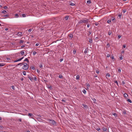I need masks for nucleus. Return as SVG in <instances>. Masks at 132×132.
<instances>
[{
	"label": "nucleus",
	"mask_w": 132,
	"mask_h": 132,
	"mask_svg": "<svg viewBox=\"0 0 132 132\" xmlns=\"http://www.w3.org/2000/svg\"><path fill=\"white\" fill-rule=\"evenodd\" d=\"M48 121H49V122L51 125H56V123L55 121L53 120L48 119Z\"/></svg>",
	"instance_id": "nucleus-1"
},
{
	"label": "nucleus",
	"mask_w": 132,
	"mask_h": 132,
	"mask_svg": "<svg viewBox=\"0 0 132 132\" xmlns=\"http://www.w3.org/2000/svg\"><path fill=\"white\" fill-rule=\"evenodd\" d=\"M29 66L28 64L26 63L23 64V66L22 67V69L24 70H27Z\"/></svg>",
	"instance_id": "nucleus-2"
},
{
	"label": "nucleus",
	"mask_w": 132,
	"mask_h": 132,
	"mask_svg": "<svg viewBox=\"0 0 132 132\" xmlns=\"http://www.w3.org/2000/svg\"><path fill=\"white\" fill-rule=\"evenodd\" d=\"M88 23V21L87 20H85L84 19H83L80 20L79 22V23Z\"/></svg>",
	"instance_id": "nucleus-3"
},
{
	"label": "nucleus",
	"mask_w": 132,
	"mask_h": 132,
	"mask_svg": "<svg viewBox=\"0 0 132 132\" xmlns=\"http://www.w3.org/2000/svg\"><path fill=\"white\" fill-rule=\"evenodd\" d=\"M23 57H22V58H20V59H18V60H15V61H14V62H17L18 61H21L23 59Z\"/></svg>",
	"instance_id": "nucleus-4"
},
{
	"label": "nucleus",
	"mask_w": 132,
	"mask_h": 132,
	"mask_svg": "<svg viewBox=\"0 0 132 132\" xmlns=\"http://www.w3.org/2000/svg\"><path fill=\"white\" fill-rule=\"evenodd\" d=\"M6 59L7 60L6 61L9 62H11L12 60L9 58L8 57H6Z\"/></svg>",
	"instance_id": "nucleus-5"
},
{
	"label": "nucleus",
	"mask_w": 132,
	"mask_h": 132,
	"mask_svg": "<svg viewBox=\"0 0 132 132\" xmlns=\"http://www.w3.org/2000/svg\"><path fill=\"white\" fill-rule=\"evenodd\" d=\"M22 33L21 32H19L18 34V36H19L20 37L22 36Z\"/></svg>",
	"instance_id": "nucleus-6"
},
{
	"label": "nucleus",
	"mask_w": 132,
	"mask_h": 132,
	"mask_svg": "<svg viewBox=\"0 0 132 132\" xmlns=\"http://www.w3.org/2000/svg\"><path fill=\"white\" fill-rule=\"evenodd\" d=\"M28 116L31 118H32L34 117V115L31 113H28Z\"/></svg>",
	"instance_id": "nucleus-7"
},
{
	"label": "nucleus",
	"mask_w": 132,
	"mask_h": 132,
	"mask_svg": "<svg viewBox=\"0 0 132 132\" xmlns=\"http://www.w3.org/2000/svg\"><path fill=\"white\" fill-rule=\"evenodd\" d=\"M91 99L93 101V102L94 103H96V100L95 98L92 97L91 98Z\"/></svg>",
	"instance_id": "nucleus-8"
},
{
	"label": "nucleus",
	"mask_w": 132,
	"mask_h": 132,
	"mask_svg": "<svg viewBox=\"0 0 132 132\" xmlns=\"http://www.w3.org/2000/svg\"><path fill=\"white\" fill-rule=\"evenodd\" d=\"M82 105L83 106L84 108V109H86L88 107V106L86 105H85L84 104H82Z\"/></svg>",
	"instance_id": "nucleus-9"
},
{
	"label": "nucleus",
	"mask_w": 132,
	"mask_h": 132,
	"mask_svg": "<svg viewBox=\"0 0 132 132\" xmlns=\"http://www.w3.org/2000/svg\"><path fill=\"white\" fill-rule=\"evenodd\" d=\"M89 42L90 43H93L92 40L91 38H89Z\"/></svg>",
	"instance_id": "nucleus-10"
},
{
	"label": "nucleus",
	"mask_w": 132,
	"mask_h": 132,
	"mask_svg": "<svg viewBox=\"0 0 132 132\" xmlns=\"http://www.w3.org/2000/svg\"><path fill=\"white\" fill-rule=\"evenodd\" d=\"M110 74H109V73H107L106 74V78H107V79L109 77H110Z\"/></svg>",
	"instance_id": "nucleus-11"
},
{
	"label": "nucleus",
	"mask_w": 132,
	"mask_h": 132,
	"mask_svg": "<svg viewBox=\"0 0 132 132\" xmlns=\"http://www.w3.org/2000/svg\"><path fill=\"white\" fill-rule=\"evenodd\" d=\"M28 78L31 81H32L33 80V78L32 77H29Z\"/></svg>",
	"instance_id": "nucleus-12"
},
{
	"label": "nucleus",
	"mask_w": 132,
	"mask_h": 132,
	"mask_svg": "<svg viewBox=\"0 0 132 132\" xmlns=\"http://www.w3.org/2000/svg\"><path fill=\"white\" fill-rule=\"evenodd\" d=\"M102 129L104 131H106L107 130V128L104 127H103Z\"/></svg>",
	"instance_id": "nucleus-13"
},
{
	"label": "nucleus",
	"mask_w": 132,
	"mask_h": 132,
	"mask_svg": "<svg viewBox=\"0 0 132 132\" xmlns=\"http://www.w3.org/2000/svg\"><path fill=\"white\" fill-rule=\"evenodd\" d=\"M20 53L22 55H23V54H24V50L21 51L20 52Z\"/></svg>",
	"instance_id": "nucleus-14"
},
{
	"label": "nucleus",
	"mask_w": 132,
	"mask_h": 132,
	"mask_svg": "<svg viewBox=\"0 0 132 132\" xmlns=\"http://www.w3.org/2000/svg\"><path fill=\"white\" fill-rule=\"evenodd\" d=\"M87 50H88V48H87L85 49L84 51V53L85 54H86L87 53Z\"/></svg>",
	"instance_id": "nucleus-15"
},
{
	"label": "nucleus",
	"mask_w": 132,
	"mask_h": 132,
	"mask_svg": "<svg viewBox=\"0 0 132 132\" xmlns=\"http://www.w3.org/2000/svg\"><path fill=\"white\" fill-rule=\"evenodd\" d=\"M5 64L4 63H0V67H3L5 65Z\"/></svg>",
	"instance_id": "nucleus-16"
},
{
	"label": "nucleus",
	"mask_w": 132,
	"mask_h": 132,
	"mask_svg": "<svg viewBox=\"0 0 132 132\" xmlns=\"http://www.w3.org/2000/svg\"><path fill=\"white\" fill-rule=\"evenodd\" d=\"M123 95H124V97H125V98L127 97L128 96V95L126 93L124 94Z\"/></svg>",
	"instance_id": "nucleus-17"
},
{
	"label": "nucleus",
	"mask_w": 132,
	"mask_h": 132,
	"mask_svg": "<svg viewBox=\"0 0 132 132\" xmlns=\"http://www.w3.org/2000/svg\"><path fill=\"white\" fill-rule=\"evenodd\" d=\"M80 78V76L79 75H77L76 76V79H77V80H78Z\"/></svg>",
	"instance_id": "nucleus-18"
},
{
	"label": "nucleus",
	"mask_w": 132,
	"mask_h": 132,
	"mask_svg": "<svg viewBox=\"0 0 132 132\" xmlns=\"http://www.w3.org/2000/svg\"><path fill=\"white\" fill-rule=\"evenodd\" d=\"M82 92L85 94L86 93V91L85 89H84L82 91Z\"/></svg>",
	"instance_id": "nucleus-19"
},
{
	"label": "nucleus",
	"mask_w": 132,
	"mask_h": 132,
	"mask_svg": "<svg viewBox=\"0 0 132 132\" xmlns=\"http://www.w3.org/2000/svg\"><path fill=\"white\" fill-rule=\"evenodd\" d=\"M91 1L90 0H88L87 1V3L88 4H90V3H91Z\"/></svg>",
	"instance_id": "nucleus-20"
},
{
	"label": "nucleus",
	"mask_w": 132,
	"mask_h": 132,
	"mask_svg": "<svg viewBox=\"0 0 132 132\" xmlns=\"http://www.w3.org/2000/svg\"><path fill=\"white\" fill-rule=\"evenodd\" d=\"M69 18V16H66L65 17V19L66 20H67Z\"/></svg>",
	"instance_id": "nucleus-21"
},
{
	"label": "nucleus",
	"mask_w": 132,
	"mask_h": 132,
	"mask_svg": "<svg viewBox=\"0 0 132 132\" xmlns=\"http://www.w3.org/2000/svg\"><path fill=\"white\" fill-rule=\"evenodd\" d=\"M21 15L23 17H25L26 16V15L25 14H22Z\"/></svg>",
	"instance_id": "nucleus-22"
},
{
	"label": "nucleus",
	"mask_w": 132,
	"mask_h": 132,
	"mask_svg": "<svg viewBox=\"0 0 132 132\" xmlns=\"http://www.w3.org/2000/svg\"><path fill=\"white\" fill-rule=\"evenodd\" d=\"M36 52L34 51L33 53L32 54L33 55H35L36 54Z\"/></svg>",
	"instance_id": "nucleus-23"
},
{
	"label": "nucleus",
	"mask_w": 132,
	"mask_h": 132,
	"mask_svg": "<svg viewBox=\"0 0 132 132\" xmlns=\"http://www.w3.org/2000/svg\"><path fill=\"white\" fill-rule=\"evenodd\" d=\"M69 36L70 38H72L73 37V35L72 34H70L69 35Z\"/></svg>",
	"instance_id": "nucleus-24"
},
{
	"label": "nucleus",
	"mask_w": 132,
	"mask_h": 132,
	"mask_svg": "<svg viewBox=\"0 0 132 132\" xmlns=\"http://www.w3.org/2000/svg\"><path fill=\"white\" fill-rule=\"evenodd\" d=\"M59 77L60 78H62L63 77V76L62 75H60L59 76Z\"/></svg>",
	"instance_id": "nucleus-25"
},
{
	"label": "nucleus",
	"mask_w": 132,
	"mask_h": 132,
	"mask_svg": "<svg viewBox=\"0 0 132 132\" xmlns=\"http://www.w3.org/2000/svg\"><path fill=\"white\" fill-rule=\"evenodd\" d=\"M24 40H21L19 42L20 43H23L24 42Z\"/></svg>",
	"instance_id": "nucleus-26"
},
{
	"label": "nucleus",
	"mask_w": 132,
	"mask_h": 132,
	"mask_svg": "<svg viewBox=\"0 0 132 132\" xmlns=\"http://www.w3.org/2000/svg\"><path fill=\"white\" fill-rule=\"evenodd\" d=\"M113 114L115 117H117V114L115 113H113Z\"/></svg>",
	"instance_id": "nucleus-27"
},
{
	"label": "nucleus",
	"mask_w": 132,
	"mask_h": 132,
	"mask_svg": "<svg viewBox=\"0 0 132 132\" xmlns=\"http://www.w3.org/2000/svg\"><path fill=\"white\" fill-rule=\"evenodd\" d=\"M23 74L24 75H26V72L25 71H23Z\"/></svg>",
	"instance_id": "nucleus-28"
},
{
	"label": "nucleus",
	"mask_w": 132,
	"mask_h": 132,
	"mask_svg": "<svg viewBox=\"0 0 132 132\" xmlns=\"http://www.w3.org/2000/svg\"><path fill=\"white\" fill-rule=\"evenodd\" d=\"M9 15H4L3 16L4 18H6L7 17L9 16Z\"/></svg>",
	"instance_id": "nucleus-29"
},
{
	"label": "nucleus",
	"mask_w": 132,
	"mask_h": 132,
	"mask_svg": "<svg viewBox=\"0 0 132 132\" xmlns=\"http://www.w3.org/2000/svg\"><path fill=\"white\" fill-rule=\"evenodd\" d=\"M127 101L130 103H131L132 102L131 101L130 99H128L127 100Z\"/></svg>",
	"instance_id": "nucleus-30"
},
{
	"label": "nucleus",
	"mask_w": 132,
	"mask_h": 132,
	"mask_svg": "<svg viewBox=\"0 0 132 132\" xmlns=\"http://www.w3.org/2000/svg\"><path fill=\"white\" fill-rule=\"evenodd\" d=\"M114 82L115 83H116L117 85L118 86V82L117 81H114Z\"/></svg>",
	"instance_id": "nucleus-31"
},
{
	"label": "nucleus",
	"mask_w": 132,
	"mask_h": 132,
	"mask_svg": "<svg viewBox=\"0 0 132 132\" xmlns=\"http://www.w3.org/2000/svg\"><path fill=\"white\" fill-rule=\"evenodd\" d=\"M6 12V11L5 10H3L2 11V13H3L4 14H5V13Z\"/></svg>",
	"instance_id": "nucleus-32"
},
{
	"label": "nucleus",
	"mask_w": 132,
	"mask_h": 132,
	"mask_svg": "<svg viewBox=\"0 0 132 132\" xmlns=\"http://www.w3.org/2000/svg\"><path fill=\"white\" fill-rule=\"evenodd\" d=\"M70 5L71 6H74L75 5V4L73 3H71L70 4Z\"/></svg>",
	"instance_id": "nucleus-33"
},
{
	"label": "nucleus",
	"mask_w": 132,
	"mask_h": 132,
	"mask_svg": "<svg viewBox=\"0 0 132 132\" xmlns=\"http://www.w3.org/2000/svg\"><path fill=\"white\" fill-rule=\"evenodd\" d=\"M111 21L110 20H108L107 21V22L108 23H110L111 22Z\"/></svg>",
	"instance_id": "nucleus-34"
},
{
	"label": "nucleus",
	"mask_w": 132,
	"mask_h": 132,
	"mask_svg": "<svg viewBox=\"0 0 132 132\" xmlns=\"http://www.w3.org/2000/svg\"><path fill=\"white\" fill-rule=\"evenodd\" d=\"M24 61H27L28 62H29V61L27 58H26L24 60Z\"/></svg>",
	"instance_id": "nucleus-35"
},
{
	"label": "nucleus",
	"mask_w": 132,
	"mask_h": 132,
	"mask_svg": "<svg viewBox=\"0 0 132 132\" xmlns=\"http://www.w3.org/2000/svg\"><path fill=\"white\" fill-rule=\"evenodd\" d=\"M118 72L119 73H120L121 72V70L120 69H118Z\"/></svg>",
	"instance_id": "nucleus-36"
},
{
	"label": "nucleus",
	"mask_w": 132,
	"mask_h": 132,
	"mask_svg": "<svg viewBox=\"0 0 132 132\" xmlns=\"http://www.w3.org/2000/svg\"><path fill=\"white\" fill-rule=\"evenodd\" d=\"M76 52V50H74L73 51V53L74 54H75Z\"/></svg>",
	"instance_id": "nucleus-37"
},
{
	"label": "nucleus",
	"mask_w": 132,
	"mask_h": 132,
	"mask_svg": "<svg viewBox=\"0 0 132 132\" xmlns=\"http://www.w3.org/2000/svg\"><path fill=\"white\" fill-rule=\"evenodd\" d=\"M34 80H35V81H36V80H37V78H36V77H34Z\"/></svg>",
	"instance_id": "nucleus-38"
},
{
	"label": "nucleus",
	"mask_w": 132,
	"mask_h": 132,
	"mask_svg": "<svg viewBox=\"0 0 132 132\" xmlns=\"http://www.w3.org/2000/svg\"><path fill=\"white\" fill-rule=\"evenodd\" d=\"M122 83L123 84V85L124 84H125V82L123 81H122Z\"/></svg>",
	"instance_id": "nucleus-39"
},
{
	"label": "nucleus",
	"mask_w": 132,
	"mask_h": 132,
	"mask_svg": "<svg viewBox=\"0 0 132 132\" xmlns=\"http://www.w3.org/2000/svg\"><path fill=\"white\" fill-rule=\"evenodd\" d=\"M112 32L111 31H110L109 32L108 34L109 35H110L111 34Z\"/></svg>",
	"instance_id": "nucleus-40"
},
{
	"label": "nucleus",
	"mask_w": 132,
	"mask_h": 132,
	"mask_svg": "<svg viewBox=\"0 0 132 132\" xmlns=\"http://www.w3.org/2000/svg\"><path fill=\"white\" fill-rule=\"evenodd\" d=\"M106 46L107 47H109V43H108L106 44Z\"/></svg>",
	"instance_id": "nucleus-41"
},
{
	"label": "nucleus",
	"mask_w": 132,
	"mask_h": 132,
	"mask_svg": "<svg viewBox=\"0 0 132 132\" xmlns=\"http://www.w3.org/2000/svg\"><path fill=\"white\" fill-rule=\"evenodd\" d=\"M20 65V66L22 65V63H21L18 64V65Z\"/></svg>",
	"instance_id": "nucleus-42"
},
{
	"label": "nucleus",
	"mask_w": 132,
	"mask_h": 132,
	"mask_svg": "<svg viewBox=\"0 0 132 132\" xmlns=\"http://www.w3.org/2000/svg\"><path fill=\"white\" fill-rule=\"evenodd\" d=\"M126 47V45H123L122 47V48H125Z\"/></svg>",
	"instance_id": "nucleus-43"
},
{
	"label": "nucleus",
	"mask_w": 132,
	"mask_h": 132,
	"mask_svg": "<svg viewBox=\"0 0 132 132\" xmlns=\"http://www.w3.org/2000/svg\"><path fill=\"white\" fill-rule=\"evenodd\" d=\"M40 68H42L43 67V65L42 64H40Z\"/></svg>",
	"instance_id": "nucleus-44"
},
{
	"label": "nucleus",
	"mask_w": 132,
	"mask_h": 132,
	"mask_svg": "<svg viewBox=\"0 0 132 132\" xmlns=\"http://www.w3.org/2000/svg\"><path fill=\"white\" fill-rule=\"evenodd\" d=\"M15 16H16V17L18 18V17L19 16L18 14H15Z\"/></svg>",
	"instance_id": "nucleus-45"
},
{
	"label": "nucleus",
	"mask_w": 132,
	"mask_h": 132,
	"mask_svg": "<svg viewBox=\"0 0 132 132\" xmlns=\"http://www.w3.org/2000/svg\"><path fill=\"white\" fill-rule=\"evenodd\" d=\"M96 72L98 74L99 73V72L98 70H97L96 71Z\"/></svg>",
	"instance_id": "nucleus-46"
},
{
	"label": "nucleus",
	"mask_w": 132,
	"mask_h": 132,
	"mask_svg": "<svg viewBox=\"0 0 132 132\" xmlns=\"http://www.w3.org/2000/svg\"><path fill=\"white\" fill-rule=\"evenodd\" d=\"M120 60H122L123 59V57L122 56H121L120 57Z\"/></svg>",
	"instance_id": "nucleus-47"
},
{
	"label": "nucleus",
	"mask_w": 132,
	"mask_h": 132,
	"mask_svg": "<svg viewBox=\"0 0 132 132\" xmlns=\"http://www.w3.org/2000/svg\"><path fill=\"white\" fill-rule=\"evenodd\" d=\"M86 86L88 87H89L90 86V85L88 84H86Z\"/></svg>",
	"instance_id": "nucleus-48"
},
{
	"label": "nucleus",
	"mask_w": 132,
	"mask_h": 132,
	"mask_svg": "<svg viewBox=\"0 0 132 132\" xmlns=\"http://www.w3.org/2000/svg\"><path fill=\"white\" fill-rule=\"evenodd\" d=\"M12 88L13 89H15V88H14V87L13 86H12Z\"/></svg>",
	"instance_id": "nucleus-49"
},
{
	"label": "nucleus",
	"mask_w": 132,
	"mask_h": 132,
	"mask_svg": "<svg viewBox=\"0 0 132 132\" xmlns=\"http://www.w3.org/2000/svg\"><path fill=\"white\" fill-rule=\"evenodd\" d=\"M110 56V55L109 54H108L107 56V57H109Z\"/></svg>",
	"instance_id": "nucleus-50"
},
{
	"label": "nucleus",
	"mask_w": 132,
	"mask_h": 132,
	"mask_svg": "<svg viewBox=\"0 0 132 132\" xmlns=\"http://www.w3.org/2000/svg\"><path fill=\"white\" fill-rule=\"evenodd\" d=\"M96 129L97 131H99L100 130V128H98Z\"/></svg>",
	"instance_id": "nucleus-51"
},
{
	"label": "nucleus",
	"mask_w": 132,
	"mask_h": 132,
	"mask_svg": "<svg viewBox=\"0 0 132 132\" xmlns=\"http://www.w3.org/2000/svg\"><path fill=\"white\" fill-rule=\"evenodd\" d=\"M111 59H114V56H112L111 57Z\"/></svg>",
	"instance_id": "nucleus-52"
},
{
	"label": "nucleus",
	"mask_w": 132,
	"mask_h": 132,
	"mask_svg": "<svg viewBox=\"0 0 132 132\" xmlns=\"http://www.w3.org/2000/svg\"><path fill=\"white\" fill-rule=\"evenodd\" d=\"M39 45V44L38 43H36V46H38Z\"/></svg>",
	"instance_id": "nucleus-53"
},
{
	"label": "nucleus",
	"mask_w": 132,
	"mask_h": 132,
	"mask_svg": "<svg viewBox=\"0 0 132 132\" xmlns=\"http://www.w3.org/2000/svg\"><path fill=\"white\" fill-rule=\"evenodd\" d=\"M31 29H30L28 30V32H31Z\"/></svg>",
	"instance_id": "nucleus-54"
},
{
	"label": "nucleus",
	"mask_w": 132,
	"mask_h": 132,
	"mask_svg": "<svg viewBox=\"0 0 132 132\" xmlns=\"http://www.w3.org/2000/svg\"><path fill=\"white\" fill-rule=\"evenodd\" d=\"M4 8L5 9H6L7 8V7L6 6H5L4 7Z\"/></svg>",
	"instance_id": "nucleus-55"
},
{
	"label": "nucleus",
	"mask_w": 132,
	"mask_h": 132,
	"mask_svg": "<svg viewBox=\"0 0 132 132\" xmlns=\"http://www.w3.org/2000/svg\"><path fill=\"white\" fill-rule=\"evenodd\" d=\"M118 16L120 18H121V15H118Z\"/></svg>",
	"instance_id": "nucleus-56"
},
{
	"label": "nucleus",
	"mask_w": 132,
	"mask_h": 132,
	"mask_svg": "<svg viewBox=\"0 0 132 132\" xmlns=\"http://www.w3.org/2000/svg\"><path fill=\"white\" fill-rule=\"evenodd\" d=\"M95 26H97L98 25V23H95Z\"/></svg>",
	"instance_id": "nucleus-57"
},
{
	"label": "nucleus",
	"mask_w": 132,
	"mask_h": 132,
	"mask_svg": "<svg viewBox=\"0 0 132 132\" xmlns=\"http://www.w3.org/2000/svg\"><path fill=\"white\" fill-rule=\"evenodd\" d=\"M121 35H119L118 36V38H121Z\"/></svg>",
	"instance_id": "nucleus-58"
},
{
	"label": "nucleus",
	"mask_w": 132,
	"mask_h": 132,
	"mask_svg": "<svg viewBox=\"0 0 132 132\" xmlns=\"http://www.w3.org/2000/svg\"><path fill=\"white\" fill-rule=\"evenodd\" d=\"M89 27H90V24H87V27L89 28Z\"/></svg>",
	"instance_id": "nucleus-59"
},
{
	"label": "nucleus",
	"mask_w": 132,
	"mask_h": 132,
	"mask_svg": "<svg viewBox=\"0 0 132 132\" xmlns=\"http://www.w3.org/2000/svg\"><path fill=\"white\" fill-rule=\"evenodd\" d=\"M124 52H124V50H122V51H121V53H124Z\"/></svg>",
	"instance_id": "nucleus-60"
},
{
	"label": "nucleus",
	"mask_w": 132,
	"mask_h": 132,
	"mask_svg": "<svg viewBox=\"0 0 132 132\" xmlns=\"http://www.w3.org/2000/svg\"><path fill=\"white\" fill-rule=\"evenodd\" d=\"M123 13H125L126 12V11L125 10H123Z\"/></svg>",
	"instance_id": "nucleus-61"
},
{
	"label": "nucleus",
	"mask_w": 132,
	"mask_h": 132,
	"mask_svg": "<svg viewBox=\"0 0 132 132\" xmlns=\"http://www.w3.org/2000/svg\"><path fill=\"white\" fill-rule=\"evenodd\" d=\"M25 47V46H24V45H22V46H21V47L22 48H23V47Z\"/></svg>",
	"instance_id": "nucleus-62"
},
{
	"label": "nucleus",
	"mask_w": 132,
	"mask_h": 132,
	"mask_svg": "<svg viewBox=\"0 0 132 132\" xmlns=\"http://www.w3.org/2000/svg\"><path fill=\"white\" fill-rule=\"evenodd\" d=\"M123 113L124 114H126V112H125V111H123Z\"/></svg>",
	"instance_id": "nucleus-63"
},
{
	"label": "nucleus",
	"mask_w": 132,
	"mask_h": 132,
	"mask_svg": "<svg viewBox=\"0 0 132 132\" xmlns=\"http://www.w3.org/2000/svg\"><path fill=\"white\" fill-rule=\"evenodd\" d=\"M8 30V29L7 28H6L5 29V30L6 31H7V30Z\"/></svg>",
	"instance_id": "nucleus-64"
}]
</instances>
